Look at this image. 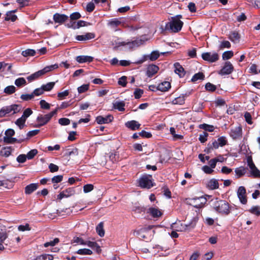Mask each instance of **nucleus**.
Segmentation results:
<instances>
[{"instance_id":"42","label":"nucleus","mask_w":260,"mask_h":260,"mask_svg":"<svg viewBox=\"0 0 260 260\" xmlns=\"http://www.w3.org/2000/svg\"><path fill=\"white\" fill-rule=\"evenodd\" d=\"M15 84L17 87H21L22 86L25 85L26 84V81L24 78H18L16 79L15 81Z\"/></svg>"},{"instance_id":"29","label":"nucleus","mask_w":260,"mask_h":260,"mask_svg":"<svg viewBox=\"0 0 260 260\" xmlns=\"http://www.w3.org/2000/svg\"><path fill=\"white\" fill-rule=\"evenodd\" d=\"M87 24V22L83 20H79L77 23L75 22H74V25H70V24H67V26L68 27H72L74 29L79 28L81 26H86Z\"/></svg>"},{"instance_id":"60","label":"nucleus","mask_w":260,"mask_h":260,"mask_svg":"<svg viewBox=\"0 0 260 260\" xmlns=\"http://www.w3.org/2000/svg\"><path fill=\"white\" fill-rule=\"evenodd\" d=\"M78 91L79 93H83L89 89L88 84H84L78 88Z\"/></svg>"},{"instance_id":"8","label":"nucleus","mask_w":260,"mask_h":260,"mask_svg":"<svg viewBox=\"0 0 260 260\" xmlns=\"http://www.w3.org/2000/svg\"><path fill=\"white\" fill-rule=\"evenodd\" d=\"M159 57V53L157 51H152L150 55H144L142 58L139 60H135L131 61V64H140L149 58L151 61L156 60Z\"/></svg>"},{"instance_id":"39","label":"nucleus","mask_w":260,"mask_h":260,"mask_svg":"<svg viewBox=\"0 0 260 260\" xmlns=\"http://www.w3.org/2000/svg\"><path fill=\"white\" fill-rule=\"evenodd\" d=\"M15 12V11L8 12L6 14V17H5V20L6 21L11 20L13 22L15 21L17 19V16L15 15L12 14V12Z\"/></svg>"},{"instance_id":"43","label":"nucleus","mask_w":260,"mask_h":260,"mask_svg":"<svg viewBox=\"0 0 260 260\" xmlns=\"http://www.w3.org/2000/svg\"><path fill=\"white\" fill-rule=\"evenodd\" d=\"M55 82H51L47 83L45 85H42V87L44 91H50L54 86Z\"/></svg>"},{"instance_id":"24","label":"nucleus","mask_w":260,"mask_h":260,"mask_svg":"<svg viewBox=\"0 0 260 260\" xmlns=\"http://www.w3.org/2000/svg\"><path fill=\"white\" fill-rule=\"evenodd\" d=\"M171 87V83L169 82L164 81L159 84L156 87V89L161 91L165 92L168 91Z\"/></svg>"},{"instance_id":"16","label":"nucleus","mask_w":260,"mask_h":260,"mask_svg":"<svg viewBox=\"0 0 260 260\" xmlns=\"http://www.w3.org/2000/svg\"><path fill=\"white\" fill-rule=\"evenodd\" d=\"M147 39L145 36H142L140 38H137L134 40H131V49L139 47L143 45Z\"/></svg>"},{"instance_id":"27","label":"nucleus","mask_w":260,"mask_h":260,"mask_svg":"<svg viewBox=\"0 0 260 260\" xmlns=\"http://www.w3.org/2000/svg\"><path fill=\"white\" fill-rule=\"evenodd\" d=\"M38 187L37 183H31L25 187V193L27 194H30L35 191Z\"/></svg>"},{"instance_id":"48","label":"nucleus","mask_w":260,"mask_h":260,"mask_svg":"<svg viewBox=\"0 0 260 260\" xmlns=\"http://www.w3.org/2000/svg\"><path fill=\"white\" fill-rule=\"evenodd\" d=\"M144 93V90L140 88H136L134 92V95L136 99H139Z\"/></svg>"},{"instance_id":"1","label":"nucleus","mask_w":260,"mask_h":260,"mask_svg":"<svg viewBox=\"0 0 260 260\" xmlns=\"http://www.w3.org/2000/svg\"><path fill=\"white\" fill-rule=\"evenodd\" d=\"M199 218L197 216L193 217L187 224H182L174 222L171 224V229L178 232H185L190 231L193 229L198 221Z\"/></svg>"},{"instance_id":"30","label":"nucleus","mask_w":260,"mask_h":260,"mask_svg":"<svg viewBox=\"0 0 260 260\" xmlns=\"http://www.w3.org/2000/svg\"><path fill=\"white\" fill-rule=\"evenodd\" d=\"M125 103L124 102H115L113 103V108L117 109L119 111H123L124 110Z\"/></svg>"},{"instance_id":"57","label":"nucleus","mask_w":260,"mask_h":260,"mask_svg":"<svg viewBox=\"0 0 260 260\" xmlns=\"http://www.w3.org/2000/svg\"><path fill=\"white\" fill-rule=\"evenodd\" d=\"M40 105L43 109L48 110L50 108V105L44 100H41L40 101Z\"/></svg>"},{"instance_id":"3","label":"nucleus","mask_w":260,"mask_h":260,"mask_svg":"<svg viewBox=\"0 0 260 260\" xmlns=\"http://www.w3.org/2000/svg\"><path fill=\"white\" fill-rule=\"evenodd\" d=\"M58 65L57 64H54L51 66H48L45 67L42 70L38 71L34 74H32L30 76L27 77V79L28 82H31L34 80H36L39 79L40 77L43 76L46 73L54 70L57 69L58 68Z\"/></svg>"},{"instance_id":"38","label":"nucleus","mask_w":260,"mask_h":260,"mask_svg":"<svg viewBox=\"0 0 260 260\" xmlns=\"http://www.w3.org/2000/svg\"><path fill=\"white\" fill-rule=\"evenodd\" d=\"M173 105H183L185 103V99L181 95L175 98L172 102Z\"/></svg>"},{"instance_id":"46","label":"nucleus","mask_w":260,"mask_h":260,"mask_svg":"<svg viewBox=\"0 0 260 260\" xmlns=\"http://www.w3.org/2000/svg\"><path fill=\"white\" fill-rule=\"evenodd\" d=\"M36 54V51L33 49H26L22 52V55L24 57L30 56H34Z\"/></svg>"},{"instance_id":"23","label":"nucleus","mask_w":260,"mask_h":260,"mask_svg":"<svg viewBox=\"0 0 260 260\" xmlns=\"http://www.w3.org/2000/svg\"><path fill=\"white\" fill-rule=\"evenodd\" d=\"M93 60V58L90 56L80 55L76 57V60L80 63L91 62Z\"/></svg>"},{"instance_id":"31","label":"nucleus","mask_w":260,"mask_h":260,"mask_svg":"<svg viewBox=\"0 0 260 260\" xmlns=\"http://www.w3.org/2000/svg\"><path fill=\"white\" fill-rule=\"evenodd\" d=\"M149 213L151 215L154 217H159L162 215V213L158 209L155 208H150L149 209Z\"/></svg>"},{"instance_id":"17","label":"nucleus","mask_w":260,"mask_h":260,"mask_svg":"<svg viewBox=\"0 0 260 260\" xmlns=\"http://www.w3.org/2000/svg\"><path fill=\"white\" fill-rule=\"evenodd\" d=\"M242 128L240 126L231 129L230 132V136L234 140L240 139L242 137Z\"/></svg>"},{"instance_id":"12","label":"nucleus","mask_w":260,"mask_h":260,"mask_svg":"<svg viewBox=\"0 0 260 260\" xmlns=\"http://www.w3.org/2000/svg\"><path fill=\"white\" fill-rule=\"evenodd\" d=\"M234 71V67L230 61H226L222 68L218 72L220 75H228L231 74Z\"/></svg>"},{"instance_id":"54","label":"nucleus","mask_w":260,"mask_h":260,"mask_svg":"<svg viewBox=\"0 0 260 260\" xmlns=\"http://www.w3.org/2000/svg\"><path fill=\"white\" fill-rule=\"evenodd\" d=\"M59 241V240L58 238H56L53 240L50 241L49 242H46L44 244V247H47L48 246H53L55 245L56 244H57Z\"/></svg>"},{"instance_id":"15","label":"nucleus","mask_w":260,"mask_h":260,"mask_svg":"<svg viewBox=\"0 0 260 260\" xmlns=\"http://www.w3.org/2000/svg\"><path fill=\"white\" fill-rule=\"evenodd\" d=\"M159 67L158 66L153 64H150L147 68L146 75L148 77H152L157 73Z\"/></svg>"},{"instance_id":"59","label":"nucleus","mask_w":260,"mask_h":260,"mask_svg":"<svg viewBox=\"0 0 260 260\" xmlns=\"http://www.w3.org/2000/svg\"><path fill=\"white\" fill-rule=\"evenodd\" d=\"M58 123L61 125H68L70 124V120L67 118H61L59 119Z\"/></svg>"},{"instance_id":"45","label":"nucleus","mask_w":260,"mask_h":260,"mask_svg":"<svg viewBox=\"0 0 260 260\" xmlns=\"http://www.w3.org/2000/svg\"><path fill=\"white\" fill-rule=\"evenodd\" d=\"M76 253L81 255H91L92 254V251L89 249L83 248L79 249Z\"/></svg>"},{"instance_id":"41","label":"nucleus","mask_w":260,"mask_h":260,"mask_svg":"<svg viewBox=\"0 0 260 260\" xmlns=\"http://www.w3.org/2000/svg\"><path fill=\"white\" fill-rule=\"evenodd\" d=\"M11 151L10 147H4L0 151L1 155L5 157L9 156L11 154Z\"/></svg>"},{"instance_id":"58","label":"nucleus","mask_w":260,"mask_h":260,"mask_svg":"<svg viewBox=\"0 0 260 260\" xmlns=\"http://www.w3.org/2000/svg\"><path fill=\"white\" fill-rule=\"evenodd\" d=\"M34 98L32 93L31 94H23L21 95L20 98L24 101H28Z\"/></svg>"},{"instance_id":"56","label":"nucleus","mask_w":260,"mask_h":260,"mask_svg":"<svg viewBox=\"0 0 260 260\" xmlns=\"http://www.w3.org/2000/svg\"><path fill=\"white\" fill-rule=\"evenodd\" d=\"M235 173L239 178L241 177L245 174V169L243 167L236 168L235 170Z\"/></svg>"},{"instance_id":"18","label":"nucleus","mask_w":260,"mask_h":260,"mask_svg":"<svg viewBox=\"0 0 260 260\" xmlns=\"http://www.w3.org/2000/svg\"><path fill=\"white\" fill-rule=\"evenodd\" d=\"M113 120V117L111 115H108L105 117L99 116L96 118V121L98 124H102L108 123Z\"/></svg>"},{"instance_id":"62","label":"nucleus","mask_w":260,"mask_h":260,"mask_svg":"<svg viewBox=\"0 0 260 260\" xmlns=\"http://www.w3.org/2000/svg\"><path fill=\"white\" fill-rule=\"evenodd\" d=\"M244 118L245 119V121L249 124H251L252 123V117L251 114L249 112H246L244 114Z\"/></svg>"},{"instance_id":"20","label":"nucleus","mask_w":260,"mask_h":260,"mask_svg":"<svg viewBox=\"0 0 260 260\" xmlns=\"http://www.w3.org/2000/svg\"><path fill=\"white\" fill-rule=\"evenodd\" d=\"M69 18L67 15L55 13L53 15V20L56 23H62L66 21Z\"/></svg>"},{"instance_id":"36","label":"nucleus","mask_w":260,"mask_h":260,"mask_svg":"<svg viewBox=\"0 0 260 260\" xmlns=\"http://www.w3.org/2000/svg\"><path fill=\"white\" fill-rule=\"evenodd\" d=\"M250 213L255 215L257 216H260V206H252L250 209L248 210Z\"/></svg>"},{"instance_id":"51","label":"nucleus","mask_w":260,"mask_h":260,"mask_svg":"<svg viewBox=\"0 0 260 260\" xmlns=\"http://www.w3.org/2000/svg\"><path fill=\"white\" fill-rule=\"evenodd\" d=\"M37 153L38 150L37 149H32L27 153L26 156L28 159H31L37 154Z\"/></svg>"},{"instance_id":"37","label":"nucleus","mask_w":260,"mask_h":260,"mask_svg":"<svg viewBox=\"0 0 260 260\" xmlns=\"http://www.w3.org/2000/svg\"><path fill=\"white\" fill-rule=\"evenodd\" d=\"M53 258L52 255L44 254L38 256L34 260H53Z\"/></svg>"},{"instance_id":"26","label":"nucleus","mask_w":260,"mask_h":260,"mask_svg":"<svg viewBox=\"0 0 260 260\" xmlns=\"http://www.w3.org/2000/svg\"><path fill=\"white\" fill-rule=\"evenodd\" d=\"M207 187L211 190H214L218 188L219 187V183L217 180L215 179H210L207 184Z\"/></svg>"},{"instance_id":"25","label":"nucleus","mask_w":260,"mask_h":260,"mask_svg":"<svg viewBox=\"0 0 260 260\" xmlns=\"http://www.w3.org/2000/svg\"><path fill=\"white\" fill-rule=\"evenodd\" d=\"M240 35L238 33V32L236 31L231 32L229 36V39L235 43H239L240 40Z\"/></svg>"},{"instance_id":"5","label":"nucleus","mask_w":260,"mask_h":260,"mask_svg":"<svg viewBox=\"0 0 260 260\" xmlns=\"http://www.w3.org/2000/svg\"><path fill=\"white\" fill-rule=\"evenodd\" d=\"M57 111L58 108H56L54 111L46 115H43L40 114L37 118V121L38 122V124L36 125L35 126L40 127L47 123L51 119V118L54 115H56L57 114Z\"/></svg>"},{"instance_id":"4","label":"nucleus","mask_w":260,"mask_h":260,"mask_svg":"<svg viewBox=\"0 0 260 260\" xmlns=\"http://www.w3.org/2000/svg\"><path fill=\"white\" fill-rule=\"evenodd\" d=\"M183 25V22L180 20L172 19L167 23L165 26V30H170L173 32H178L181 30Z\"/></svg>"},{"instance_id":"14","label":"nucleus","mask_w":260,"mask_h":260,"mask_svg":"<svg viewBox=\"0 0 260 260\" xmlns=\"http://www.w3.org/2000/svg\"><path fill=\"white\" fill-rule=\"evenodd\" d=\"M228 141L226 137L224 136H221L218 138L217 140H214L212 142V146L214 147V149H217L219 147H223L226 145Z\"/></svg>"},{"instance_id":"11","label":"nucleus","mask_w":260,"mask_h":260,"mask_svg":"<svg viewBox=\"0 0 260 260\" xmlns=\"http://www.w3.org/2000/svg\"><path fill=\"white\" fill-rule=\"evenodd\" d=\"M237 196L241 204L245 205L247 202L246 190L245 187L240 186L237 190Z\"/></svg>"},{"instance_id":"35","label":"nucleus","mask_w":260,"mask_h":260,"mask_svg":"<svg viewBox=\"0 0 260 260\" xmlns=\"http://www.w3.org/2000/svg\"><path fill=\"white\" fill-rule=\"evenodd\" d=\"M220 157H221V160L218 159L217 158H215L212 159L209 161V165H210V167L211 168H213V169L215 168L216 167V163L218 161H220V162L223 161V160L224 159V157L221 155H220Z\"/></svg>"},{"instance_id":"52","label":"nucleus","mask_w":260,"mask_h":260,"mask_svg":"<svg viewBox=\"0 0 260 260\" xmlns=\"http://www.w3.org/2000/svg\"><path fill=\"white\" fill-rule=\"evenodd\" d=\"M208 134L206 132H203L202 134L200 135L199 140L202 143H205L207 140Z\"/></svg>"},{"instance_id":"53","label":"nucleus","mask_w":260,"mask_h":260,"mask_svg":"<svg viewBox=\"0 0 260 260\" xmlns=\"http://www.w3.org/2000/svg\"><path fill=\"white\" fill-rule=\"evenodd\" d=\"M17 139L15 138H12L11 137H4V142L7 144H13L16 142Z\"/></svg>"},{"instance_id":"47","label":"nucleus","mask_w":260,"mask_h":260,"mask_svg":"<svg viewBox=\"0 0 260 260\" xmlns=\"http://www.w3.org/2000/svg\"><path fill=\"white\" fill-rule=\"evenodd\" d=\"M16 91V88L13 85H10L7 86L4 89V92L8 94H11L13 93H14Z\"/></svg>"},{"instance_id":"21","label":"nucleus","mask_w":260,"mask_h":260,"mask_svg":"<svg viewBox=\"0 0 260 260\" xmlns=\"http://www.w3.org/2000/svg\"><path fill=\"white\" fill-rule=\"evenodd\" d=\"M95 34L92 32H88L84 35H78L76 37V39L79 41H85L95 38Z\"/></svg>"},{"instance_id":"32","label":"nucleus","mask_w":260,"mask_h":260,"mask_svg":"<svg viewBox=\"0 0 260 260\" xmlns=\"http://www.w3.org/2000/svg\"><path fill=\"white\" fill-rule=\"evenodd\" d=\"M96 231L98 234L101 237H103L105 235V231L104 229L103 222H100L96 227Z\"/></svg>"},{"instance_id":"34","label":"nucleus","mask_w":260,"mask_h":260,"mask_svg":"<svg viewBox=\"0 0 260 260\" xmlns=\"http://www.w3.org/2000/svg\"><path fill=\"white\" fill-rule=\"evenodd\" d=\"M205 79V75L202 72H199L195 74L192 77L191 81L195 82L198 80H204Z\"/></svg>"},{"instance_id":"44","label":"nucleus","mask_w":260,"mask_h":260,"mask_svg":"<svg viewBox=\"0 0 260 260\" xmlns=\"http://www.w3.org/2000/svg\"><path fill=\"white\" fill-rule=\"evenodd\" d=\"M205 88L207 91L210 92H214L216 90L217 88L216 85L210 82H208L205 84Z\"/></svg>"},{"instance_id":"33","label":"nucleus","mask_w":260,"mask_h":260,"mask_svg":"<svg viewBox=\"0 0 260 260\" xmlns=\"http://www.w3.org/2000/svg\"><path fill=\"white\" fill-rule=\"evenodd\" d=\"M12 112L11 106L4 107L0 110V117H3L6 114H9Z\"/></svg>"},{"instance_id":"19","label":"nucleus","mask_w":260,"mask_h":260,"mask_svg":"<svg viewBox=\"0 0 260 260\" xmlns=\"http://www.w3.org/2000/svg\"><path fill=\"white\" fill-rule=\"evenodd\" d=\"M190 201H193L194 202H195L197 201H199V203L193 205V206L196 208L200 209L202 208L206 203L207 199L204 197L203 196H202L199 198H193L192 199H190Z\"/></svg>"},{"instance_id":"63","label":"nucleus","mask_w":260,"mask_h":260,"mask_svg":"<svg viewBox=\"0 0 260 260\" xmlns=\"http://www.w3.org/2000/svg\"><path fill=\"white\" fill-rule=\"evenodd\" d=\"M93 189V185L91 184H87L83 186V191L85 193H87Z\"/></svg>"},{"instance_id":"2","label":"nucleus","mask_w":260,"mask_h":260,"mask_svg":"<svg viewBox=\"0 0 260 260\" xmlns=\"http://www.w3.org/2000/svg\"><path fill=\"white\" fill-rule=\"evenodd\" d=\"M213 208L217 212L225 215H229L232 209V207L226 201L222 200H217V199L213 203Z\"/></svg>"},{"instance_id":"40","label":"nucleus","mask_w":260,"mask_h":260,"mask_svg":"<svg viewBox=\"0 0 260 260\" xmlns=\"http://www.w3.org/2000/svg\"><path fill=\"white\" fill-rule=\"evenodd\" d=\"M109 157L111 161L114 162L118 159L119 154L117 152L114 151L109 153Z\"/></svg>"},{"instance_id":"64","label":"nucleus","mask_w":260,"mask_h":260,"mask_svg":"<svg viewBox=\"0 0 260 260\" xmlns=\"http://www.w3.org/2000/svg\"><path fill=\"white\" fill-rule=\"evenodd\" d=\"M251 174L254 178H260V171L256 167L251 171Z\"/></svg>"},{"instance_id":"9","label":"nucleus","mask_w":260,"mask_h":260,"mask_svg":"<svg viewBox=\"0 0 260 260\" xmlns=\"http://www.w3.org/2000/svg\"><path fill=\"white\" fill-rule=\"evenodd\" d=\"M150 229H147L146 228L141 229L140 230L135 231L134 234L138 236V237L141 240L148 241L151 240V234H150Z\"/></svg>"},{"instance_id":"49","label":"nucleus","mask_w":260,"mask_h":260,"mask_svg":"<svg viewBox=\"0 0 260 260\" xmlns=\"http://www.w3.org/2000/svg\"><path fill=\"white\" fill-rule=\"evenodd\" d=\"M141 124L136 120H131V131H136L140 128Z\"/></svg>"},{"instance_id":"10","label":"nucleus","mask_w":260,"mask_h":260,"mask_svg":"<svg viewBox=\"0 0 260 260\" xmlns=\"http://www.w3.org/2000/svg\"><path fill=\"white\" fill-rule=\"evenodd\" d=\"M202 58L209 62H214L218 60L219 55L217 53L205 52L202 54Z\"/></svg>"},{"instance_id":"61","label":"nucleus","mask_w":260,"mask_h":260,"mask_svg":"<svg viewBox=\"0 0 260 260\" xmlns=\"http://www.w3.org/2000/svg\"><path fill=\"white\" fill-rule=\"evenodd\" d=\"M67 197L71 196L75 194V189L73 187H70L63 190Z\"/></svg>"},{"instance_id":"28","label":"nucleus","mask_w":260,"mask_h":260,"mask_svg":"<svg viewBox=\"0 0 260 260\" xmlns=\"http://www.w3.org/2000/svg\"><path fill=\"white\" fill-rule=\"evenodd\" d=\"M84 245H87L88 247L93 249H95L96 252L98 253L101 250L100 247L95 242H92L90 241H85Z\"/></svg>"},{"instance_id":"7","label":"nucleus","mask_w":260,"mask_h":260,"mask_svg":"<svg viewBox=\"0 0 260 260\" xmlns=\"http://www.w3.org/2000/svg\"><path fill=\"white\" fill-rule=\"evenodd\" d=\"M130 24V19H127L124 18H113L110 19L108 22V25L112 28H115L118 26L121 25L124 27L129 26Z\"/></svg>"},{"instance_id":"22","label":"nucleus","mask_w":260,"mask_h":260,"mask_svg":"<svg viewBox=\"0 0 260 260\" xmlns=\"http://www.w3.org/2000/svg\"><path fill=\"white\" fill-rule=\"evenodd\" d=\"M174 66L175 73L178 74L180 78L183 77L185 74V72L182 66L179 62H175Z\"/></svg>"},{"instance_id":"50","label":"nucleus","mask_w":260,"mask_h":260,"mask_svg":"<svg viewBox=\"0 0 260 260\" xmlns=\"http://www.w3.org/2000/svg\"><path fill=\"white\" fill-rule=\"evenodd\" d=\"M234 55L232 51H226L222 54V58L223 60H228L232 58Z\"/></svg>"},{"instance_id":"13","label":"nucleus","mask_w":260,"mask_h":260,"mask_svg":"<svg viewBox=\"0 0 260 260\" xmlns=\"http://www.w3.org/2000/svg\"><path fill=\"white\" fill-rule=\"evenodd\" d=\"M143 23L139 21V16L131 17V30H136L142 27Z\"/></svg>"},{"instance_id":"55","label":"nucleus","mask_w":260,"mask_h":260,"mask_svg":"<svg viewBox=\"0 0 260 260\" xmlns=\"http://www.w3.org/2000/svg\"><path fill=\"white\" fill-rule=\"evenodd\" d=\"M139 135L143 138H151L152 135L151 133L146 132L144 130L142 131L139 133Z\"/></svg>"},{"instance_id":"6","label":"nucleus","mask_w":260,"mask_h":260,"mask_svg":"<svg viewBox=\"0 0 260 260\" xmlns=\"http://www.w3.org/2000/svg\"><path fill=\"white\" fill-rule=\"evenodd\" d=\"M139 186L141 188L150 189L155 184L152 181V177L151 175H145L141 177L139 181Z\"/></svg>"}]
</instances>
